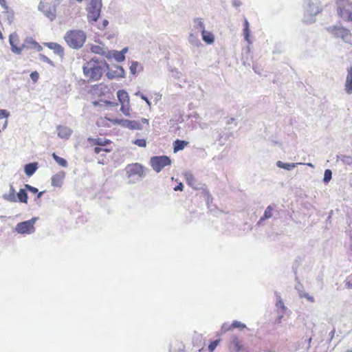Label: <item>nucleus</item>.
<instances>
[{
    "instance_id": "obj_2",
    "label": "nucleus",
    "mask_w": 352,
    "mask_h": 352,
    "mask_svg": "<svg viewBox=\"0 0 352 352\" xmlns=\"http://www.w3.org/2000/svg\"><path fill=\"white\" fill-rule=\"evenodd\" d=\"M87 142L90 147L93 148L95 154H99L101 152L110 153L113 151L111 146L112 141L105 138H88Z\"/></svg>"
},
{
    "instance_id": "obj_33",
    "label": "nucleus",
    "mask_w": 352,
    "mask_h": 352,
    "mask_svg": "<svg viewBox=\"0 0 352 352\" xmlns=\"http://www.w3.org/2000/svg\"><path fill=\"white\" fill-rule=\"evenodd\" d=\"M90 50L91 52L95 54H102L104 53L103 49L98 45H92Z\"/></svg>"
},
{
    "instance_id": "obj_48",
    "label": "nucleus",
    "mask_w": 352,
    "mask_h": 352,
    "mask_svg": "<svg viewBox=\"0 0 352 352\" xmlns=\"http://www.w3.org/2000/svg\"><path fill=\"white\" fill-rule=\"evenodd\" d=\"M7 123H8V121H6V120L5 122H3L2 126H0V132L1 131V130L4 129L6 127Z\"/></svg>"
},
{
    "instance_id": "obj_3",
    "label": "nucleus",
    "mask_w": 352,
    "mask_h": 352,
    "mask_svg": "<svg viewBox=\"0 0 352 352\" xmlns=\"http://www.w3.org/2000/svg\"><path fill=\"white\" fill-rule=\"evenodd\" d=\"M64 39L70 47L80 49L85 42L86 34L82 30H72L65 34Z\"/></svg>"
},
{
    "instance_id": "obj_13",
    "label": "nucleus",
    "mask_w": 352,
    "mask_h": 352,
    "mask_svg": "<svg viewBox=\"0 0 352 352\" xmlns=\"http://www.w3.org/2000/svg\"><path fill=\"white\" fill-rule=\"evenodd\" d=\"M9 42L11 45V48L13 52L16 54L21 53V48L18 46L19 44V37L15 34H11L9 36Z\"/></svg>"
},
{
    "instance_id": "obj_12",
    "label": "nucleus",
    "mask_w": 352,
    "mask_h": 352,
    "mask_svg": "<svg viewBox=\"0 0 352 352\" xmlns=\"http://www.w3.org/2000/svg\"><path fill=\"white\" fill-rule=\"evenodd\" d=\"M236 328L242 330L246 328V325L238 320H234L232 323L230 325L223 324L221 327V331L223 333H226L230 331H232L234 329Z\"/></svg>"
},
{
    "instance_id": "obj_41",
    "label": "nucleus",
    "mask_w": 352,
    "mask_h": 352,
    "mask_svg": "<svg viewBox=\"0 0 352 352\" xmlns=\"http://www.w3.org/2000/svg\"><path fill=\"white\" fill-rule=\"evenodd\" d=\"M40 58L44 62L47 63L52 65H54L53 62L49 58H47L46 56H45L43 54H40Z\"/></svg>"
},
{
    "instance_id": "obj_19",
    "label": "nucleus",
    "mask_w": 352,
    "mask_h": 352,
    "mask_svg": "<svg viewBox=\"0 0 352 352\" xmlns=\"http://www.w3.org/2000/svg\"><path fill=\"white\" fill-rule=\"evenodd\" d=\"M25 190L28 192L32 194V195L33 196L32 199L35 201H38L40 199V198L41 197L42 195L44 193L43 191L38 192V190L36 188L32 187L28 184H25Z\"/></svg>"
},
{
    "instance_id": "obj_6",
    "label": "nucleus",
    "mask_w": 352,
    "mask_h": 352,
    "mask_svg": "<svg viewBox=\"0 0 352 352\" xmlns=\"http://www.w3.org/2000/svg\"><path fill=\"white\" fill-rule=\"evenodd\" d=\"M39 10L51 21L55 19L56 16V8L50 3L41 1L38 6Z\"/></svg>"
},
{
    "instance_id": "obj_53",
    "label": "nucleus",
    "mask_w": 352,
    "mask_h": 352,
    "mask_svg": "<svg viewBox=\"0 0 352 352\" xmlns=\"http://www.w3.org/2000/svg\"><path fill=\"white\" fill-rule=\"evenodd\" d=\"M1 2H5V0H0Z\"/></svg>"
},
{
    "instance_id": "obj_29",
    "label": "nucleus",
    "mask_w": 352,
    "mask_h": 352,
    "mask_svg": "<svg viewBox=\"0 0 352 352\" xmlns=\"http://www.w3.org/2000/svg\"><path fill=\"white\" fill-rule=\"evenodd\" d=\"M276 164H277L278 167L282 168H284L286 170H291V169L294 168L296 165V164H294V163L287 164V163H283L281 161H278Z\"/></svg>"
},
{
    "instance_id": "obj_35",
    "label": "nucleus",
    "mask_w": 352,
    "mask_h": 352,
    "mask_svg": "<svg viewBox=\"0 0 352 352\" xmlns=\"http://www.w3.org/2000/svg\"><path fill=\"white\" fill-rule=\"evenodd\" d=\"M220 340H216L212 342L208 346V351L209 352H213L216 347L217 346L218 344L219 343Z\"/></svg>"
},
{
    "instance_id": "obj_49",
    "label": "nucleus",
    "mask_w": 352,
    "mask_h": 352,
    "mask_svg": "<svg viewBox=\"0 0 352 352\" xmlns=\"http://www.w3.org/2000/svg\"><path fill=\"white\" fill-rule=\"evenodd\" d=\"M303 296L305 297L306 298H307L309 301L314 302V298L313 297L309 296L307 294H304Z\"/></svg>"
},
{
    "instance_id": "obj_18",
    "label": "nucleus",
    "mask_w": 352,
    "mask_h": 352,
    "mask_svg": "<svg viewBox=\"0 0 352 352\" xmlns=\"http://www.w3.org/2000/svg\"><path fill=\"white\" fill-rule=\"evenodd\" d=\"M45 45L49 49L52 50L57 55L61 57L64 55V49L60 45L51 42L45 43Z\"/></svg>"
},
{
    "instance_id": "obj_55",
    "label": "nucleus",
    "mask_w": 352,
    "mask_h": 352,
    "mask_svg": "<svg viewBox=\"0 0 352 352\" xmlns=\"http://www.w3.org/2000/svg\"><path fill=\"white\" fill-rule=\"evenodd\" d=\"M1 2H5V0H0Z\"/></svg>"
},
{
    "instance_id": "obj_8",
    "label": "nucleus",
    "mask_w": 352,
    "mask_h": 352,
    "mask_svg": "<svg viewBox=\"0 0 352 352\" xmlns=\"http://www.w3.org/2000/svg\"><path fill=\"white\" fill-rule=\"evenodd\" d=\"M120 119L117 118H113L109 115L105 116H100L96 121V125L98 127H111L113 125L120 123Z\"/></svg>"
},
{
    "instance_id": "obj_46",
    "label": "nucleus",
    "mask_w": 352,
    "mask_h": 352,
    "mask_svg": "<svg viewBox=\"0 0 352 352\" xmlns=\"http://www.w3.org/2000/svg\"><path fill=\"white\" fill-rule=\"evenodd\" d=\"M28 192L23 190V203H28Z\"/></svg>"
},
{
    "instance_id": "obj_10",
    "label": "nucleus",
    "mask_w": 352,
    "mask_h": 352,
    "mask_svg": "<svg viewBox=\"0 0 352 352\" xmlns=\"http://www.w3.org/2000/svg\"><path fill=\"white\" fill-rule=\"evenodd\" d=\"M100 14V4L94 3L88 8L87 18L89 21H96Z\"/></svg>"
},
{
    "instance_id": "obj_20",
    "label": "nucleus",
    "mask_w": 352,
    "mask_h": 352,
    "mask_svg": "<svg viewBox=\"0 0 352 352\" xmlns=\"http://www.w3.org/2000/svg\"><path fill=\"white\" fill-rule=\"evenodd\" d=\"M58 135L63 139H69L72 135V131L67 126H58Z\"/></svg>"
},
{
    "instance_id": "obj_21",
    "label": "nucleus",
    "mask_w": 352,
    "mask_h": 352,
    "mask_svg": "<svg viewBox=\"0 0 352 352\" xmlns=\"http://www.w3.org/2000/svg\"><path fill=\"white\" fill-rule=\"evenodd\" d=\"M64 177L65 173L63 172L53 175L52 177V185L53 186L60 187L63 184Z\"/></svg>"
},
{
    "instance_id": "obj_30",
    "label": "nucleus",
    "mask_w": 352,
    "mask_h": 352,
    "mask_svg": "<svg viewBox=\"0 0 352 352\" xmlns=\"http://www.w3.org/2000/svg\"><path fill=\"white\" fill-rule=\"evenodd\" d=\"M273 210H274V208L271 206H269L265 210L264 214L261 218L260 221L271 218L272 217Z\"/></svg>"
},
{
    "instance_id": "obj_28",
    "label": "nucleus",
    "mask_w": 352,
    "mask_h": 352,
    "mask_svg": "<svg viewBox=\"0 0 352 352\" xmlns=\"http://www.w3.org/2000/svg\"><path fill=\"white\" fill-rule=\"evenodd\" d=\"M52 156L54 158V160L56 162V163L58 164L60 166L63 167H66L67 166V162L64 158L58 156L54 153H52Z\"/></svg>"
},
{
    "instance_id": "obj_32",
    "label": "nucleus",
    "mask_w": 352,
    "mask_h": 352,
    "mask_svg": "<svg viewBox=\"0 0 352 352\" xmlns=\"http://www.w3.org/2000/svg\"><path fill=\"white\" fill-rule=\"evenodd\" d=\"M120 111L126 116L130 115V107L129 103L120 104Z\"/></svg>"
},
{
    "instance_id": "obj_39",
    "label": "nucleus",
    "mask_w": 352,
    "mask_h": 352,
    "mask_svg": "<svg viewBox=\"0 0 352 352\" xmlns=\"http://www.w3.org/2000/svg\"><path fill=\"white\" fill-rule=\"evenodd\" d=\"M9 116V112L7 111L5 109H1L0 110V119H5L4 122L6 120L7 118Z\"/></svg>"
},
{
    "instance_id": "obj_44",
    "label": "nucleus",
    "mask_w": 352,
    "mask_h": 352,
    "mask_svg": "<svg viewBox=\"0 0 352 352\" xmlns=\"http://www.w3.org/2000/svg\"><path fill=\"white\" fill-rule=\"evenodd\" d=\"M15 229L18 233H22V222L18 223Z\"/></svg>"
},
{
    "instance_id": "obj_31",
    "label": "nucleus",
    "mask_w": 352,
    "mask_h": 352,
    "mask_svg": "<svg viewBox=\"0 0 352 352\" xmlns=\"http://www.w3.org/2000/svg\"><path fill=\"white\" fill-rule=\"evenodd\" d=\"M185 179H186V183L192 186V187H194L195 183H196V180H195V177L193 176L192 174L191 173H186L185 175Z\"/></svg>"
},
{
    "instance_id": "obj_15",
    "label": "nucleus",
    "mask_w": 352,
    "mask_h": 352,
    "mask_svg": "<svg viewBox=\"0 0 352 352\" xmlns=\"http://www.w3.org/2000/svg\"><path fill=\"white\" fill-rule=\"evenodd\" d=\"M120 122L118 123L122 126L126 127L129 129H142V124L140 122L135 120H120Z\"/></svg>"
},
{
    "instance_id": "obj_9",
    "label": "nucleus",
    "mask_w": 352,
    "mask_h": 352,
    "mask_svg": "<svg viewBox=\"0 0 352 352\" xmlns=\"http://www.w3.org/2000/svg\"><path fill=\"white\" fill-rule=\"evenodd\" d=\"M228 348L230 351L233 352L241 351L244 349L243 341L239 336L236 335L232 336L228 344Z\"/></svg>"
},
{
    "instance_id": "obj_27",
    "label": "nucleus",
    "mask_w": 352,
    "mask_h": 352,
    "mask_svg": "<svg viewBox=\"0 0 352 352\" xmlns=\"http://www.w3.org/2000/svg\"><path fill=\"white\" fill-rule=\"evenodd\" d=\"M243 35H244L245 39L248 43H250V30L249 28V23L246 19H244Z\"/></svg>"
},
{
    "instance_id": "obj_51",
    "label": "nucleus",
    "mask_w": 352,
    "mask_h": 352,
    "mask_svg": "<svg viewBox=\"0 0 352 352\" xmlns=\"http://www.w3.org/2000/svg\"><path fill=\"white\" fill-rule=\"evenodd\" d=\"M143 98L144 99V100H146V102H147V103H149V101L148 100V99H147L146 98H144V97Z\"/></svg>"
},
{
    "instance_id": "obj_52",
    "label": "nucleus",
    "mask_w": 352,
    "mask_h": 352,
    "mask_svg": "<svg viewBox=\"0 0 352 352\" xmlns=\"http://www.w3.org/2000/svg\"><path fill=\"white\" fill-rule=\"evenodd\" d=\"M340 14L341 16H342V15H343V14H342V10H340Z\"/></svg>"
},
{
    "instance_id": "obj_24",
    "label": "nucleus",
    "mask_w": 352,
    "mask_h": 352,
    "mask_svg": "<svg viewBox=\"0 0 352 352\" xmlns=\"http://www.w3.org/2000/svg\"><path fill=\"white\" fill-rule=\"evenodd\" d=\"M117 97L120 104L129 103V97L128 93L122 89L117 92Z\"/></svg>"
},
{
    "instance_id": "obj_4",
    "label": "nucleus",
    "mask_w": 352,
    "mask_h": 352,
    "mask_svg": "<svg viewBox=\"0 0 352 352\" xmlns=\"http://www.w3.org/2000/svg\"><path fill=\"white\" fill-rule=\"evenodd\" d=\"M328 31L336 38H341L344 43L352 45V33L343 27L333 25L328 28Z\"/></svg>"
},
{
    "instance_id": "obj_38",
    "label": "nucleus",
    "mask_w": 352,
    "mask_h": 352,
    "mask_svg": "<svg viewBox=\"0 0 352 352\" xmlns=\"http://www.w3.org/2000/svg\"><path fill=\"white\" fill-rule=\"evenodd\" d=\"M195 23L197 24V28L200 30L201 32H202L203 30H205V26H204V23L201 21V19H197L196 21H195Z\"/></svg>"
},
{
    "instance_id": "obj_34",
    "label": "nucleus",
    "mask_w": 352,
    "mask_h": 352,
    "mask_svg": "<svg viewBox=\"0 0 352 352\" xmlns=\"http://www.w3.org/2000/svg\"><path fill=\"white\" fill-rule=\"evenodd\" d=\"M133 144L140 147H146V141L145 139H137L133 141Z\"/></svg>"
},
{
    "instance_id": "obj_17",
    "label": "nucleus",
    "mask_w": 352,
    "mask_h": 352,
    "mask_svg": "<svg viewBox=\"0 0 352 352\" xmlns=\"http://www.w3.org/2000/svg\"><path fill=\"white\" fill-rule=\"evenodd\" d=\"M38 217H33L32 219L23 221V234H31L34 232V224Z\"/></svg>"
},
{
    "instance_id": "obj_11",
    "label": "nucleus",
    "mask_w": 352,
    "mask_h": 352,
    "mask_svg": "<svg viewBox=\"0 0 352 352\" xmlns=\"http://www.w3.org/2000/svg\"><path fill=\"white\" fill-rule=\"evenodd\" d=\"M124 71L120 66H115L113 68L108 69L106 76L109 79H113L123 77Z\"/></svg>"
},
{
    "instance_id": "obj_23",
    "label": "nucleus",
    "mask_w": 352,
    "mask_h": 352,
    "mask_svg": "<svg viewBox=\"0 0 352 352\" xmlns=\"http://www.w3.org/2000/svg\"><path fill=\"white\" fill-rule=\"evenodd\" d=\"M188 144L189 142L188 141L176 140L173 142L174 153H177L178 151L183 150Z\"/></svg>"
},
{
    "instance_id": "obj_45",
    "label": "nucleus",
    "mask_w": 352,
    "mask_h": 352,
    "mask_svg": "<svg viewBox=\"0 0 352 352\" xmlns=\"http://www.w3.org/2000/svg\"><path fill=\"white\" fill-rule=\"evenodd\" d=\"M183 188H184V185L182 184V183H179L177 186H175L174 188V190H175V191H177V190L182 191Z\"/></svg>"
},
{
    "instance_id": "obj_26",
    "label": "nucleus",
    "mask_w": 352,
    "mask_h": 352,
    "mask_svg": "<svg viewBox=\"0 0 352 352\" xmlns=\"http://www.w3.org/2000/svg\"><path fill=\"white\" fill-rule=\"evenodd\" d=\"M8 199L11 201H16L17 199L19 201H22V189H20L16 195H14V193H10L8 195Z\"/></svg>"
},
{
    "instance_id": "obj_42",
    "label": "nucleus",
    "mask_w": 352,
    "mask_h": 352,
    "mask_svg": "<svg viewBox=\"0 0 352 352\" xmlns=\"http://www.w3.org/2000/svg\"><path fill=\"white\" fill-rule=\"evenodd\" d=\"M138 67V63L137 62L133 63L130 67L131 72L133 74L136 73L137 68Z\"/></svg>"
},
{
    "instance_id": "obj_7",
    "label": "nucleus",
    "mask_w": 352,
    "mask_h": 352,
    "mask_svg": "<svg viewBox=\"0 0 352 352\" xmlns=\"http://www.w3.org/2000/svg\"><path fill=\"white\" fill-rule=\"evenodd\" d=\"M125 170L128 177H141L144 175V167L138 163L129 164Z\"/></svg>"
},
{
    "instance_id": "obj_43",
    "label": "nucleus",
    "mask_w": 352,
    "mask_h": 352,
    "mask_svg": "<svg viewBox=\"0 0 352 352\" xmlns=\"http://www.w3.org/2000/svg\"><path fill=\"white\" fill-rule=\"evenodd\" d=\"M276 307L282 309V312L285 311V307L283 302L281 300H278L276 302Z\"/></svg>"
},
{
    "instance_id": "obj_50",
    "label": "nucleus",
    "mask_w": 352,
    "mask_h": 352,
    "mask_svg": "<svg viewBox=\"0 0 352 352\" xmlns=\"http://www.w3.org/2000/svg\"><path fill=\"white\" fill-rule=\"evenodd\" d=\"M107 24H108V21H107V20H105V21H104V25H107Z\"/></svg>"
},
{
    "instance_id": "obj_47",
    "label": "nucleus",
    "mask_w": 352,
    "mask_h": 352,
    "mask_svg": "<svg viewBox=\"0 0 352 352\" xmlns=\"http://www.w3.org/2000/svg\"><path fill=\"white\" fill-rule=\"evenodd\" d=\"M140 122V124H141L142 125V124H148V120H147V119H146V118H142V119L141 120V122Z\"/></svg>"
},
{
    "instance_id": "obj_40",
    "label": "nucleus",
    "mask_w": 352,
    "mask_h": 352,
    "mask_svg": "<svg viewBox=\"0 0 352 352\" xmlns=\"http://www.w3.org/2000/svg\"><path fill=\"white\" fill-rule=\"evenodd\" d=\"M30 78L34 82H36L38 80L39 74L37 72H33L30 74Z\"/></svg>"
},
{
    "instance_id": "obj_22",
    "label": "nucleus",
    "mask_w": 352,
    "mask_h": 352,
    "mask_svg": "<svg viewBox=\"0 0 352 352\" xmlns=\"http://www.w3.org/2000/svg\"><path fill=\"white\" fill-rule=\"evenodd\" d=\"M38 168L37 162L30 163L25 166L24 171L28 176L30 177L36 171Z\"/></svg>"
},
{
    "instance_id": "obj_36",
    "label": "nucleus",
    "mask_w": 352,
    "mask_h": 352,
    "mask_svg": "<svg viewBox=\"0 0 352 352\" xmlns=\"http://www.w3.org/2000/svg\"><path fill=\"white\" fill-rule=\"evenodd\" d=\"M126 49H124L122 52H118V54L115 56V58L118 61H123L125 58L124 53L126 52Z\"/></svg>"
},
{
    "instance_id": "obj_14",
    "label": "nucleus",
    "mask_w": 352,
    "mask_h": 352,
    "mask_svg": "<svg viewBox=\"0 0 352 352\" xmlns=\"http://www.w3.org/2000/svg\"><path fill=\"white\" fill-rule=\"evenodd\" d=\"M23 49L39 52L42 50V47L33 38H26L23 43Z\"/></svg>"
},
{
    "instance_id": "obj_5",
    "label": "nucleus",
    "mask_w": 352,
    "mask_h": 352,
    "mask_svg": "<svg viewBox=\"0 0 352 352\" xmlns=\"http://www.w3.org/2000/svg\"><path fill=\"white\" fill-rule=\"evenodd\" d=\"M171 164V160L166 155L154 156L151 158V165L157 173L160 172L165 166Z\"/></svg>"
},
{
    "instance_id": "obj_37",
    "label": "nucleus",
    "mask_w": 352,
    "mask_h": 352,
    "mask_svg": "<svg viewBox=\"0 0 352 352\" xmlns=\"http://www.w3.org/2000/svg\"><path fill=\"white\" fill-rule=\"evenodd\" d=\"M331 171L329 169H327L324 171V182H328L331 179Z\"/></svg>"
},
{
    "instance_id": "obj_16",
    "label": "nucleus",
    "mask_w": 352,
    "mask_h": 352,
    "mask_svg": "<svg viewBox=\"0 0 352 352\" xmlns=\"http://www.w3.org/2000/svg\"><path fill=\"white\" fill-rule=\"evenodd\" d=\"M344 90L348 94H352V65L347 69V75L346 77Z\"/></svg>"
},
{
    "instance_id": "obj_54",
    "label": "nucleus",
    "mask_w": 352,
    "mask_h": 352,
    "mask_svg": "<svg viewBox=\"0 0 352 352\" xmlns=\"http://www.w3.org/2000/svg\"><path fill=\"white\" fill-rule=\"evenodd\" d=\"M1 2H5V0H0Z\"/></svg>"
},
{
    "instance_id": "obj_1",
    "label": "nucleus",
    "mask_w": 352,
    "mask_h": 352,
    "mask_svg": "<svg viewBox=\"0 0 352 352\" xmlns=\"http://www.w3.org/2000/svg\"><path fill=\"white\" fill-rule=\"evenodd\" d=\"M109 69L108 64L104 60L91 58L82 67L83 74L90 81L99 80L103 74Z\"/></svg>"
},
{
    "instance_id": "obj_25",
    "label": "nucleus",
    "mask_w": 352,
    "mask_h": 352,
    "mask_svg": "<svg viewBox=\"0 0 352 352\" xmlns=\"http://www.w3.org/2000/svg\"><path fill=\"white\" fill-rule=\"evenodd\" d=\"M201 34L204 41L206 42V43L212 44L214 43V36L210 32L203 30Z\"/></svg>"
}]
</instances>
